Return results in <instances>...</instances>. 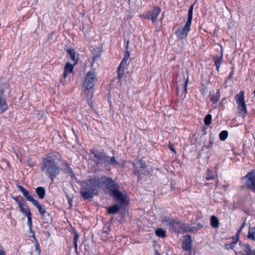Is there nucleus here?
Listing matches in <instances>:
<instances>
[{
    "label": "nucleus",
    "mask_w": 255,
    "mask_h": 255,
    "mask_svg": "<svg viewBox=\"0 0 255 255\" xmlns=\"http://www.w3.org/2000/svg\"><path fill=\"white\" fill-rule=\"evenodd\" d=\"M233 74V72H230L229 75L228 77V79H230L232 78Z\"/></svg>",
    "instance_id": "obj_46"
},
{
    "label": "nucleus",
    "mask_w": 255,
    "mask_h": 255,
    "mask_svg": "<svg viewBox=\"0 0 255 255\" xmlns=\"http://www.w3.org/2000/svg\"><path fill=\"white\" fill-rule=\"evenodd\" d=\"M156 235L159 237L164 238L166 236V231L162 229L158 228L155 231Z\"/></svg>",
    "instance_id": "obj_28"
},
{
    "label": "nucleus",
    "mask_w": 255,
    "mask_h": 255,
    "mask_svg": "<svg viewBox=\"0 0 255 255\" xmlns=\"http://www.w3.org/2000/svg\"><path fill=\"white\" fill-rule=\"evenodd\" d=\"M78 238H79V234L77 232H75L74 233V237H73V243H74L75 249L76 251L77 250V247H78L77 242H78Z\"/></svg>",
    "instance_id": "obj_33"
},
{
    "label": "nucleus",
    "mask_w": 255,
    "mask_h": 255,
    "mask_svg": "<svg viewBox=\"0 0 255 255\" xmlns=\"http://www.w3.org/2000/svg\"><path fill=\"white\" fill-rule=\"evenodd\" d=\"M97 82V76L93 71H89L85 76L83 84V94L88 100L92 99L94 94V87Z\"/></svg>",
    "instance_id": "obj_4"
},
{
    "label": "nucleus",
    "mask_w": 255,
    "mask_h": 255,
    "mask_svg": "<svg viewBox=\"0 0 255 255\" xmlns=\"http://www.w3.org/2000/svg\"><path fill=\"white\" fill-rule=\"evenodd\" d=\"M20 211L26 217L31 216V213L28 207H24L23 205L19 207Z\"/></svg>",
    "instance_id": "obj_27"
},
{
    "label": "nucleus",
    "mask_w": 255,
    "mask_h": 255,
    "mask_svg": "<svg viewBox=\"0 0 255 255\" xmlns=\"http://www.w3.org/2000/svg\"><path fill=\"white\" fill-rule=\"evenodd\" d=\"M194 5V4L191 5L189 8L188 12V19L184 27L178 29L175 32L177 37L180 39L186 38L188 33L190 29V26L193 18Z\"/></svg>",
    "instance_id": "obj_5"
},
{
    "label": "nucleus",
    "mask_w": 255,
    "mask_h": 255,
    "mask_svg": "<svg viewBox=\"0 0 255 255\" xmlns=\"http://www.w3.org/2000/svg\"><path fill=\"white\" fill-rule=\"evenodd\" d=\"M39 247H39V244H38L37 242H36V244H35V248L36 254L37 255H40V250Z\"/></svg>",
    "instance_id": "obj_39"
},
{
    "label": "nucleus",
    "mask_w": 255,
    "mask_h": 255,
    "mask_svg": "<svg viewBox=\"0 0 255 255\" xmlns=\"http://www.w3.org/2000/svg\"><path fill=\"white\" fill-rule=\"evenodd\" d=\"M98 58H99V56H94V57H93V58H92V60H93V61H95V60H96V59H98Z\"/></svg>",
    "instance_id": "obj_48"
},
{
    "label": "nucleus",
    "mask_w": 255,
    "mask_h": 255,
    "mask_svg": "<svg viewBox=\"0 0 255 255\" xmlns=\"http://www.w3.org/2000/svg\"><path fill=\"white\" fill-rule=\"evenodd\" d=\"M209 97L211 101L213 102V104L217 103L219 102L220 98L219 90H218L216 93L211 92L209 94Z\"/></svg>",
    "instance_id": "obj_20"
},
{
    "label": "nucleus",
    "mask_w": 255,
    "mask_h": 255,
    "mask_svg": "<svg viewBox=\"0 0 255 255\" xmlns=\"http://www.w3.org/2000/svg\"><path fill=\"white\" fill-rule=\"evenodd\" d=\"M67 170L68 173L70 177L73 179L75 177V175L72 169L70 167L67 166Z\"/></svg>",
    "instance_id": "obj_38"
},
{
    "label": "nucleus",
    "mask_w": 255,
    "mask_h": 255,
    "mask_svg": "<svg viewBox=\"0 0 255 255\" xmlns=\"http://www.w3.org/2000/svg\"><path fill=\"white\" fill-rule=\"evenodd\" d=\"M169 148H170V149L174 153H176V151H175V148H174L173 147V145L172 144H170L169 145Z\"/></svg>",
    "instance_id": "obj_43"
},
{
    "label": "nucleus",
    "mask_w": 255,
    "mask_h": 255,
    "mask_svg": "<svg viewBox=\"0 0 255 255\" xmlns=\"http://www.w3.org/2000/svg\"><path fill=\"white\" fill-rule=\"evenodd\" d=\"M248 238L255 241V227L249 229Z\"/></svg>",
    "instance_id": "obj_29"
},
{
    "label": "nucleus",
    "mask_w": 255,
    "mask_h": 255,
    "mask_svg": "<svg viewBox=\"0 0 255 255\" xmlns=\"http://www.w3.org/2000/svg\"><path fill=\"white\" fill-rule=\"evenodd\" d=\"M68 202H69V204H70V207H72V199H69V201H68Z\"/></svg>",
    "instance_id": "obj_49"
},
{
    "label": "nucleus",
    "mask_w": 255,
    "mask_h": 255,
    "mask_svg": "<svg viewBox=\"0 0 255 255\" xmlns=\"http://www.w3.org/2000/svg\"><path fill=\"white\" fill-rule=\"evenodd\" d=\"M243 178L246 179V186L247 188L255 192V172L252 171L248 173Z\"/></svg>",
    "instance_id": "obj_9"
},
{
    "label": "nucleus",
    "mask_w": 255,
    "mask_h": 255,
    "mask_svg": "<svg viewBox=\"0 0 255 255\" xmlns=\"http://www.w3.org/2000/svg\"><path fill=\"white\" fill-rule=\"evenodd\" d=\"M204 123L206 125L209 126L211 124L212 116L210 114H208L206 116L204 119Z\"/></svg>",
    "instance_id": "obj_34"
},
{
    "label": "nucleus",
    "mask_w": 255,
    "mask_h": 255,
    "mask_svg": "<svg viewBox=\"0 0 255 255\" xmlns=\"http://www.w3.org/2000/svg\"><path fill=\"white\" fill-rule=\"evenodd\" d=\"M233 242L231 243H227L224 245V247L227 250L233 249L235 247L236 244L239 240V235H236V236L233 238Z\"/></svg>",
    "instance_id": "obj_19"
},
{
    "label": "nucleus",
    "mask_w": 255,
    "mask_h": 255,
    "mask_svg": "<svg viewBox=\"0 0 255 255\" xmlns=\"http://www.w3.org/2000/svg\"><path fill=\"white\" fill-rule=\"evenodd\" d=\"M130 56V53L129 51L128 50H127L126 51V54L125 55L124 58L123 59L122 61H121L120 64L122 65H127V61L128 60Z\"/></svg>",
    "instance_id": "obj_30"
},
{
    "label": "nucleus",
    "mask_w": 255,
    "mask_h": 255,
    "mask_svg": "<svg viewBox=\"0 0 255 255\" xmlns=\"http://www.w3.org/2000/svg\"><path fill=\"white\" fill-rule=\"evenodd\" d=\"M175 221V220L170 218L169 216H165L162 218V223L164 226L168 227L171 229Z\"/></svg>",
    "instance_id": "obj_17"
},
{
    "label": "nucleus",
    "mask_w": 255,
    "mask_h": 255,
    "mask_svg": "<svg viewBox=\"0 0 255 255\" xmlns=\"http://www.w3.org/2000/svg\"><path fill=\"white\" fill-rule=\"evenodd\" d=\"M71 60L74 62V65H76L77 63L78 59L76 58L75 51L74 49H69L67 50Z\"/></svg>",
    "instance_id": "obj_23"
},
{
    "label": "nucleus",
    "mask_w": 255,
    "mask_h": 255,
    "mask_svg": "<svg viewBox=\"0 0 255 255\" xmlns=\"http://www.w3.org/2000/svg\"><path fill=\"white\" fill-rule=\"evenodd\" d=\"M27 225L28 226L29 228V230H30V231L31 232H32L33 234L34 235V233L33 232H32V218H31V216H29V217H27Z\"/></svg>",
    "instance_id": "obj_37"
},
{
    "label": "nucleus",
    "mask_w": 255,
    "mask_h": 255,
    "mask_svg": "<svg viewBox=\"0 0 255 255\" xmlns=\"http://www.w3.org/2000/svg\"><path fill=\"white\" fill-rule=\"evenodd\" d=\"M102 185L101 178L98 177L87 179L82 184L80 193L85 200L91 199L99 193L100 187Z\"/></svg>",
    "instance_id": "obj_1"
},
{
    "label": "nucleus",
    "mask_w": 255,
    "mask_h": 255,
    "mask_svg": "<svg viewBox=\"0 0 255 255\" xmlns=\"http://www.w3.org/2000/svg\"><path fill=\"white\" fill-rule=\"evenodd\" d=\"M0 255H5V252L2 250H0Z\"/></svg>",
    "instance_id": "obj_45"
},
{
    "label": "nucleus",
    "mask_w": 255,
    "mask_h": 255,
    "mask_svg": "<svg viewBox=\"0 0 255 255\" xmlns=\"http://www.w3.org/2000/svg\"><path fill=\"white\" fill-rule=\"evenodd\" d=\"M4 90L1 86H0V111L1 112H4L8 109V106L4 98Z\"/></svg>",
    "instance_id": "obj_11"
},
{
    "label": "nucleus",
    "mask_w": 255,
    "mask_h": 255,
    "mask_svg": "<svg viewBox=\"0 0 255 255\" xmlns=\"http://www.w3.org/2000/svg\"><path fill=\"white\" fill-rule=\"evenodd\" d=\"M188 82V79H187L186 82L184 83V90L185 93H187V87Z\"/></svg>",
    "instance_id": "obj_42"
},
{
    "label": "nucleus",
    "mask_w": 255,
    "mask_h": 255,
    "mask_svg": "<svg viewBox=\"0 0 255 255\" xmlns=\"http://www.w3.org/2000/svg\"><path fill=\"white\" fill-rule=\"evenodd\" d=\"M209 173H210V169H208L207 170V175L206 177V179L207 180H210L213 179L214 178L213 176H210L209 175H208V174Z\"/></svg>",
    "instance_id": "obj_40"
},
{
    "label": "nucleus",
    "mask_w": 255,
    "mask_h": 255,
    "mask_svg": "<svg viewBox=\"0 0 255 255\" xmlns=\"http://www.w3.org/2000/svg\"><path fill=\"white\" fill-rule=\"evenodd\" d=\"M32 203L37 208L39 214L42 217L44 216L46 213L45 205L43 204H39V202L36 200H35V201Z\"/></svg>",
    "instance_id": "obj_16"
},
{
    "label": "nucleus",
    "mask_w": 255,
    "mask_h": 255,
    "mask_svg": "<svg viewBox=\"0 0 255 255\" xmlns=\"http://www.w3.org/2000/svg\"><path fill=\"white\" fill-rule=\"evenodd\" d=\"M68 74H69V73L66 72V71L64 70V73L63 74L64 78H66L67 77V75H68Z\"/></svg>",
    "instance_id": "obj_44"
},
{
    "label": "nucleus",
    "mask_w": 255,
    "mask_h": 255,
    "mask_svg": "<svg viewBox=\"0 0 255 255\" xmlns=\"http://www.w3.org/2000/svg\"><path fill=\"white\" fill-rule=\"evenodd\" d=\"M120 210V207L118 205L115 204L109 207L108 212L110 214H114L118 212Z\"/></svg>",
    "instance_id": "obj_26"
},
{
    "label": "nucleus",
    "mask_w": 255,
    "mask_h": 255,
    "mask_svg": "<svg viewBox=\"0 0 255 255\" xmlns=\"http://www.w3.org/2000/svg\"><path fill=\"white\" fill-rule=\"evenodd\" d=\"M112 196L122 205L126 204V195L123 194L119 190L115 191Z\"/></svg>",
    "instance_id": "obj_12"
},
{
    "label": "nucleus",
    "mask_w": 255,
    "mask_h": 255,
    "mask_svg": "<svg viewBox=\"0 0 255 255\" xmlns=\"http://www.w3.org/2000/svg\"><path fill=\"white\" fill-rule=\"evenodd\" d=\"M243 247L244 251L247 254V255H255V251L252 250L249 244H244L243 245Z\"/></svg>",
    "instance_id": "obj_22"
},
{
    "label": "nucleus",
    "mask_w": 255,
    "mask_h": 255,
    "mask_svg": "<svg viewBox=\"0 0 255 255\" xmlns=\"http://www.w3.org/2000/svg\"><path fill=\"white\" fill-rule=\"evenodd\" d=\"M35 191L40 199H43L45 196V189L42 187H38Z\"/></svg>",
    "instance_id": "obj_21"
},
{
    "label": "nucleus",
    "mask_w": 255,
    "mask_h": 255,
    "mask_svg": "<svg viewBox=\"0 0 255 255\" xmlns=\"http://www.w3.org/2000/svg\"><path fill=\"white\" fill-rule=\"evenodd\" d=\"M211 226L214 228H217L219 227V221L218 219L215 216H212L210 219Z\"/></svg>",
    "instance_id": "obj_25"
},
{
    "label": "nucleus",
    "mask_w": 255,
    "mask_h": 255,
    "mask_svg": "<svg viewBox=\"0 0 255 255\" xmlns=\"http://www.w3.org/2000/svg\"><path fill=\"white\" fill-rule=\"evenodd\" d=\"M221 56H220L219 57L217 56H215L213 57V59L214 60V61H215L214 65L216 66V69L218 72H219L220 67L221 65L222 61L223 59V50H222V49H221Z\"/></svg>",
    "instance_id": "obj_18"
},
{
    "label": "nucleus",
    "mask_w": 255,
    "mask_h": 255,
    "mask_svg": "<svg viewBox=\"0 0 255 255\" xmlns=\"http://www.w3.org/2000/svg\"><path fill=\"white\" fill-rule=\"evenodd\" d=\"M133 173L138 176V180H139V179L141 178V175L142 174L143 163L141 160H135L133 162Z\"/></svg>",
    "instance_id": "obj_10"
},
{
    "label": "nucleus",
    "mask_w": 255,
    "mask_h": 255,
    "mask_svg": "<svg viewBox=\"0 0 255 255\" xmlns=\"http://www.w3.org/2000/svg\"><path fill=\"white\" fill-rule=\"evenodd\" d=\"M161 9L159 7L155 6L147 12V14L144 16V18H146L148 20H151L152 23H156L157 18L161 12Z\"/></svg>",
    "instance_id": "obj_8"
},
{
    "label": "nucleus",
    "mask_w": 255,
    "mask_h": 255,
    "mask_svg": "<svg viewBox=\"0 0 255 255\" xmlns=\"http://www.w3.org/2000/svg\"><path fill=\"white\" fill-rule=\"evenodd\" d=\"M235 99L238 104V109L239 110L240 113L242 115L243 117L246 116L248 112L245 101L244 91H241L239 94H237Z\"/></svg>",
    "instance_id": "obj_6"
},
{
    "label": "nucleus",
    "mask_w": 255,
    "mask_h": 255,
    "mask_svg": "<svg viewBox=\"0 0 255 255\" xmlns=\"http://www.w3.org/2000/svg\"><path fill=\"white\" fill-rule=\"evenodd\" d=\"M254 94H255V90H254Z\"/></svg>",
    "instance_id": "obj_51"
},
{
    "label": "nucleus",
    "mask_w": 255,
    "mask_h": 255,
    "mask_svg": "<svg viewBox=\"0 0 255 255\" xmlns=\"http://www.w3.org/2000/svg\"><path fill=\"white\" fill-rule=\"evenodd\" d=\"M101 182L102 185L105 184L107 186V188L112 192V194L119 189L118 184L110 177L103 176L101 177Z\"/></svg>",
    "instance_id": "obj_7"
},
{
    "label": "nucleus",
    "mask_w": 255,
    "mask_h": 255,
    "mask_svg": "<svg viewBox=\"0 0 255 255\" xmlns=\"http://www.w3.org/2000/svg\"><path fill=\"white\" fill-rule=\"evenodd\" d=\"M155 255H160V254L159 253V252L156 250L155 251Z\"/></svg>",
    "instance_id": "obj_50"
},
{
    "label": "nucleus",
    "mask_w": 255,
    "mask_h": 255,
    "mask_svg": "<svg viewBox=\"0 0 255 255\" xmlns=\"http://www.w3.org/2000/svg\"><path fill=\"white\" fill-rule=\"evenodd\" d=\"M171 229L178 233L185 232L187 231L185 229V225L181 222H176V221H175Z\"/></svg>",
    "instance_id": "obj_14"
},
{
    "label": "nucleus",
    "mask_w": 255,
    "mask_h": 255,
    "mask_svg": "<svg viewBox=\"0 0 255 255\" xmlns=\"http://www.w3.org/2000/svg\"><path fill=\"white\" fill-rule=\"evenodd\" d=\"M74 65H72L70 63L68 62L65 66L64 70L66 71V72H68L69 73H72L73 71Z\"/></svg>",
    "instance_id": "obj_31"
},
{
    "label": "nucleus",
    "mask_w": 255,
    "mask_h": 255,
    "mask_svg": "<svg viewBox=\"0 0 255 255\" xmlns=\"http://www.w3.org/2000/svg\"><path fill=\"white\" fill-rule=\"evenodd\" d=\"M182 249L189 252L188 255H192L191 238L190 235H188L187 238L185 240L182 245Z\"/></svg>",
    "instance_id": "obj_13"
},
{
    "label": "nucleus",
    "mask_w": 255,
    "mask_h": 255,
    "mask_svg": "<svg viewBox=\"0 0 255 255\" xmlns=\"http://www.w3.org/2000/svg\"><path fill=\"white\" fill-rule=\"evenodd\" d=\"M118 80L121 81L125 74V66L120 64L118 68Z\"/></svg>",
    "instance_id": "obj_24"
},
{
    "label": "nucleus",
    "mask_w": 255,
    "mask_h": 255,
    "mask_svg": "<svg viewBox=\"0 0 255 255\" xmlns=\"http://www.w3.org/2000/svg\"><path fill=\"white\" fill-rule=\"evenodd\" d=\"M246 224V222H244L242 225L241 226V227H240V229L238 230V233L236 234V235H239L240 234V232L242 231V230H243V228L244 227V226Z\"/></svg>",
    "instance_id": "obj_41"
},
{
    "label": "nucleus",
    "mask_w": 255,
    "mask_h": 255,
    "mask_svg": "<svg viewBox=\"0 0 255 255\" xmlns=\"http://www.w3.org/2000/svg\"><path fill=\"white\" fill-rule=\"evenodd\" d=\"M213 135L212 133H210V134H209V139H210L209 143L208 145V146H207V148H208V149L211 148L213 145L214 141H213Z\"/></svg>",
    "instance_id": "obj_36"
},
{
    "label": "nucleus",
    "mask_w": 255,
    "mask_h": 255,
    "mask_svg": "<svg viewBox=\"0 0 255 255\" xmlns=\"http://www.w3.org/2000/svg\"><path fill=\"white\" fill-rule=\"evenodd\" d=\"M40 169L45 173L52 182H53L60 172L58 163L51 155L43 158L42 162L40 164Z\"/></svg>",
    "instance_id": "obj_2"
},
{
    "label": "nucleus",
    "mask_w": 255,
    "mask_h": 255,
    "mask_svg": "<svg viewBox=\"0 0 255 255\" xmlns=\"http://www.w3.org/2000/svg\"><path fill=\"white\" fill-rule=\"evenodd\" d=\"M228 136V132L227 130H222L219 134V138L222 141L225 140Z\"/></svg>",
    "instance_id": "obj_32"
},
{
    "label": "nucleus",
    "mask_w": 255,
    "mask_h": 255,
    "mask_svg": "<svg viewBox=\"0 0 255 255\" xmlns=\"http://www.w3.org/2000/svg\"><path fill=\"white\" fill-rule=\"evenodd\" d=\"M12 199L16 201L18 205V207L21 206L23 204L22 202V198L21 196L12 197Z\"/></svg>",
    "instance_id": "obj_35"
},
{
    "label": "nucleus",
    "mask_w": 255,
    "mask_h": 255,
    "mask_svg": "<svg viewBox=\"0 0 255 255\" xmlns=\"http://www.w3.org/2000/svg\"><path fill=\"white\" fill-rule=\"evenodd\" d=\"M17 188L19 189V190L22 192L23 196L26 198V199L27 201L31 202V203H33V202L35 201L34 198L31 195H30L29 192L26 189H25L22 186L20 185H18Z\"/></svg>",
    "instance_id": "obj_15"
},
{
    "label": "nucleus",
    "mask_w": 255,
    "mask_h": 255,
    "mask_svg": "<svg viewBox=\"0 0 255 255\" xmlns=\"http://www.w3.org/2000/svg\"><path fill=\"white\" fill-rule=\"evenodd\" d=\"M94 157L96 158L95 163L99 167H104L105 168H109L111 166L116 167L119 164L115 156L110 157L104 152L94 151L92 152Z\"/></svg>",
    "instance_id": "obj_3"
},
{
    "label": "nucleus",
    "mask_w": 255,
    "mask_h": 255,
    "mask_svg": "<svg viewBox=\"0 0 255 255\" xmlns=\"http://www.w3.org/2000/svg\"><path fill=\"white\" fill-rule=\"evenodd\" d=\"M128 44H129V41H128L127 42V44H126V51L127 50H128Z\"/></svg>",
    "instance_id": "obj_47"
}]
</instances>
